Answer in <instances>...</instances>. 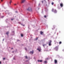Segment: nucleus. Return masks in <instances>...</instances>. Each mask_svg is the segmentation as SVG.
<instances>
[{
  "label": "nucleus",
  "mask_w": 64,
  "mask_h": 64,
  "mask_svg": "<svg viewBox=\"0 0 64 64\" xmlns=\"http://www.w3.org/2000/svg\"><path fill=\"white\" fill-rule=\"evenodd\" d=\"M54 9L53 8H52V12H54Z\"/></svg>",
  "instance_id": "obj_14"
},
{
  "label": "nucleus",
  "mask_w": 64,
  "mask_h": 64,
  "mask_svg": "<svg viewBox=\"0 0 64 64\" xmlns=\"http://www.w3.org/2000/svg\"><path fill=\"white\" fill-rule=\"evenodd\" d=\"M3 60H5V58H3Z\"/></svg>",
  "instance_id": "obj_22"
},
{
  "label": "nucleus",
  "mask_w": 64,
  "mask_h": 64,
  "mask_svg": "<svg viewBox=\"0 0 64 64\" xmlns=\"http://www.w3.org/2000/svg\"><path fill=\"white\" fill-rule=\"evenodd\" d=\"M1 1L2 2L3 1V0H1Z\"/></svg>",
  "instance_id": "obj_28"
},
{
  "label": "nucleus",
  "mask_w": 64,
  "mask_h": 64,
  "mask_svg": "<svg viewBox=\"0 0 64 64\" xmlns=\"http://www.w3.org/2000/svg\"><path fill=\"white\" fill-rule=\"evenodd\" d=\"M38 38L37 37L36 40H37V39H38Z\"/></svg>",
  "instance_id": "obj_24"
},
{
  "label": "nucleus",
  "mask_w": 64,
  "mask_h": 64,
  "mask_svg": "<svg viewBox=\"0 0 64 64\" xmlns=\"http://www.w3.org/2000/svg\"><path fill=\"white\" fill-rule=\"evenodd\" d=\"M4 39H3V41H4Z\"/></svg>",
  "instance_id": "obj_31"
},
{
  "label": "nucleus",
  "mask_w": 64,
  "mask_h": 64,
  "mask_svg": "<svg viewBox=\"0 0 64 64\" xmlns=\"http://www.w3.org/2000/svg\"><path fill=\"white\" fill-rule=\"evenodd\" d=\"M57 11L56 10H54V13H57Z\"/></svg>",
  "instance_id": "obj_6"
},
{
  "label": "nucleus",
  "mask_w": 64,
  "mask_h": 64,
  "mask_svg": "<svg viewBox=\"0 0 64 64\" xmlns=\"http://www.w3.org/2000/svg\"><path fill=\"white\" fill-rule=\"evenodd\" d=\"M27 10L28 11H32V9H31V8H29Z\"/></svg>",
  "instance_id": "obj_2"
},
{
  "label": "nucleus",
  "mask_w": 64,
  "mask_h": 64,
  "mask_svg": "<svg viewBox=\"0 0 64 64\" xmlns=\"http://www.w3.org/2000/svg\"><path fill=\"white\" fill-rule=\"evenodd\" d=\"M42 3H43V1H42Z\"/></svg>",
  "instance_id": "obj_26"
},
{
  "label": "nucleus",
  "mask_w": 64,
  "mask_h": 64,
  "mask_svg": "<svg viewBox=\"0 0 64 64\" xmlns=\"http://www.w3.org/2000/svg\"><path fill=\"white\" fill-rule=\"evenodd\" d=\"M54 2H52V5H54Z\"/></svg>",
  "instance_id": "obj_12"
},
{
  "label": "nucleus",
  "mask_w": 64,
  "mask_h": 64,
  "mask_svg": "<svg viewBox=\"0 0 64 64\" xmlns=\"http://www.w3.org/2000/svg\"><path fill=\"white\" fill-rule=\"evenodd\" d=\"M13 20V19H11V20Z\"/></svg>",
  "instance_id": "obj_29"
},
{
  "label": "nucleus",
  "mask_w": 64,
  "mask_h": 64,
  "mask_svg": "<svg viewBox=\"0 0 64 64\" xmlns=\"http://www.w3.org/2000/svg\"><path fill=\"white\" fill-rule=\"evenodd\" d=\"M54 49H55L56 51H57L58 49V47L56 46V47H55L54 48Z\"/></svg>",
  "instance_id": "obj_3"
},
{
  "label": "nucleus",
  "mask_w": 64,
  "mask_h": 64,
  "mask_svg": "<svg viewBox=\"0 0 64 64\" xmlns=\"http://www.w3.org/2000/svg\"><path fill=\"white\" fill-rule=\"evenodd\" d=\"M37 50H38L39 52H40L41 51V48H38L37 49Z\"/></svg>",
  "instance_id": "obj_4"
},
{
  "label": "nucleus",
  "mask_w": 64,
  "mask_h": 64,
  "mask_svg": "<svg viewBox=\"0 0 64 64\" xmlns=\"http://www.w3.org/2000/svg\"><path fill=\"white\" fill-rule=\"evenodd\" d=\"M45 45H46V44H43V46L44 47V46H45Z\"/></svg>",
  "instance_id": "obj_21"
},
{
  "label": "nucleus",
  "mask_w": 64,
  "mask_h": 64,
  "mask_svg": "<svg viewBox=\"0 0 64 64\" xmlns=\"http://www.w3.org/2000/svg\"><path fill=\"white\" fill-rule=\"evenodd\" d=\"M54 63L55 64L57 63V60H54Z\"/></svg>",
  "instance_id": "obj_5"
},
{
  "label": "nucleus",
  "mask_w": 64,
  "mask_h": 64,
  "mask_svg": "<svg viewBox=\"0 0 64 64\" xmlns=\"http://www.w3.org/2000/svg\"><path fill=\"white\" fill-rule=\"evenodd\" d=\"M10 1L9 2V4H11L12 3V0H10Z\"/></svg>",
  "instance_id": "obj_10"
},
{
  "label": "nucleus",
  "mask_w": 64,
  "mask_h": 64,
  "mask_svg": "<svg viewBox=\"0 0 64 64\" xmlns=\"http://www.w3.org/2000/svg\"><path fill=\"white\" fill-rule=\"evenodd\" d=\"M61 43H62V42H59L60 44H61Z\"/></svg>",
  "instance_id": "obj_18"
},
{
  "label": "nucleus",
  "mask_w": 64,
  "mask_h": 64,
  "mask_svg": "<svg viewBox=\"0 0 64 64\" xmlns=\"http://www.w3.org/2000/svg\"><path fill=\"white\" fill-rule=\"evenodd\" d=\"M9 32H7L6 33V34H7V35H8V34H9Z\"/></svg>",
  "instance_id": "obj_13"
},
{
  "label": "nucleus",
  "mask_w": 64,
  "mask_h": 64,
  "mask_svg": "<svg viewBox=\"0 0 64 64\" xmlns=\"http://www.w3.org/2000/svg\"><path fill=\"white\" fill-rule=\"evenodd\" d=\"M10 48V47H9Z\"/></svg>",
  "instance_id": "obj_35"
},
{
  "label": "nucleus",
  "mask_w": 64,
  "mask_h": 64,
  "mask_svg": "<svg viewBox=\"0 0 64 64\" xmlns=\"http://www.w3.org/2000/svg\"><path fill=\"white\" fill-rule=\"evenodd\" d=\"M25 58L26 59H28V57L27 56H25Z\"/></svg>",
  "instance_id": "obj_15"
},
{
  "label": "nucleus",
  "mask_w": 64,
  "mask_h": 64,
  "mask_svg": "<svg viewBox=\"0 0 64 64\" xmlns=\"http://www.w3.org/2000/svg\"><path fill=\"white\" fill-rule=\"evenodd\" d=\"M0 64H1V62L0 61Z\"/></svg>",
  "instance_id": "obj_30"
},
{
  "label": "nucleus",
  "mask_w": 64,
  "mask_h": 64,
  "mask_svg": "<svg viewBox=\"0 0 64 64\" xmlns=\"http://www.w3.org/2000/svg\"><path fill=\"white\" fill-rule=\"evenodd\" d=\"M25 50H27V48H25Z\"/></svg>",
  "instance_id": "obj_20"
},
{
  "label": "nucleus",
  "mask_w": 64,
  "mask_h": 64,
  "mask_svg": "<svg viewBox=\"0 0 64 64\" xmlns=\"http://www.w3.org/2000/svg\"><path fill=\"white\" fill-rule=\"evenodd\" d=\"M51 42H52V41L50 40L49 42V44L48 45L49 46H50L51 45Z\"/></svg>",
  "instance_id": "obj_1"
},
{
  "label": "nucleus",
  "mask_w": 64,
  "mask_h": 64,
  "mask_svg": "<svg viewBox=\"0 0 64 64\" xmlns=\"http://www.w3.org/2000/svg\"><path fill=\"white\" fill-rule=\"evenodd\" d=\"M21 35L22 37H23V34H21Z\"/></svg>",
  "instance_id": "obj_17"
},
{
  "label": "nucleus",
  "mask_w": 64,
  "mask_h": 64,
  "mask_svg": "<svg viewBox=\"0 0 64 64\" xmlns=\"http://www.w3.org/2000/svg\"><path fill=\"white\" fill-rule=\"evenodd\" d=\"M46 17H47V16H44V17H45V18H46Z\"/></svg>",
  "instance_id": "obj_19"
},
{
  "label": "nucleus",
  "mask_w": 64,
  "mask_h": 64,
  "mask_svg": "<svg viewBox=\"0 0 64 64\" xmlns=\"http://www.w3.org/2000/svg\"><path fill=\"white\" fill-rule=\"evenodd\" d=\"M17 5V4H14V5Z\"/></svg>",
  "instance_id": "obj_27"
},
{
  "label": "nucleus",
  "mask_w": 64,
  "mask_h": 64,
  "mask_svg": "<svg viewBox=\"0 0 64 64\" xmlns=\"http://www.w3.org/2000/svg\"><path fill=\"white\" fill-rule=\"evenodd\" d=\"M30 53L33 54V53H34V52L33 51V50H32V51L30 52Z\"/></svg>",
  "instance_id": "obj_9"
},
{
  "label": "nucleus",
  "mask_w": 64,
  "mask_h": 64,
  "mask_svg": "<svg viewBox=\"0 0 64 64\" xmlns=\"http://www.w3.org/2000/svg\"><path fill=\"white\" fill-rule=\"evenodd\" d=\"M53 0V1H54V0Z\"/></svg>",
  "instance_id": "obj_34"
},
{
  "label": "nucleus",
  "mask_w": 64,
  "mask_h": 64,
  "mask_svg": "<svg viewBox=\"0 0 64 64\" xmlns=\"http://www.w3.org/2000/svg\"><path fill=\"white\" fill-rule=\"evenodd\" d=\"M17 41H19V40H17Z\"/></svg>",
  "instance_id": "obj_23"
},
{
  "label": "nucleus",
  "mask_w": 64,
  "mask_h": 64,
  "mask_svg": "<svg viewBox=\"0 0 64 64\" xmlns=\"http://www.w3.org/2000/svg\"><path fill=\"white\" fill-rule=\"evenodd\" d=\"M60 6L61 7H63V4L62 3L60 4Z\"/></svg>",
  "instance_id": "obj_8"
},
{
  "label": "nucleus",
  "mask_w": 64,
  "mask_h": 64,
  "mask_svg": "<svg viewBox=\"0 0 64 64\" xmlns=\"http://www.w3.org/2000/svg\"><path fill=\"white\" fill-rule=\"evenodd\" d=\"M40 33L41 35H42L43 33V32H40Z\"/></svg>",
  "instance_id": "obj_11"
},
{
  "label": "nucleus",
  "mask_w": 64,
  "mask_h": 64,
  "mask_svg": "<svg viewBox=\"0 0 64 64\" xmlns=\"http://www.w3.org/2000/svg\"><path fill=\"white\" fill-rule=\"evenodd\" d=\"M13 48H12V49H13Z\"/></svg>",
  "instance_id": "obj_32"
},
{
  "label": "nucleus",
  "mask_w": 64,
  "mask_h": 64,
  "mask_svg": "<svg viewBox=\"0 0 64 64\" xmlns=\"http://www.w3.org/2000/svg\"><path fill=\"white\" fill-rule=\"evenodd\" d=\"M44 63L46 64V63H47V61H44Z\"/></svg>",
  "instance_id": "obj_16"
},
{
  "label": "nucleus",
  "mask_w": 64,
  "mask_h": 64,
  "mask_svg": "<svg viewBox=\"0 0 64 64\" xmlns=\"http://www.w3.org/2000/svg\"><path fill=\"white\" fill-rule=\"evenodd\" d=\"M38 62H42V60H38Z\"/></svg>",
  "instance_id": "obj_7"
},
{
  "label": "nucleus",
  "mask_w": 64,
  "mask_h": 64,
  "mask_svg": "<svg viewBox=\"0 0 64 64\" xmlns=\"http://www.w3.org/2000/svg\"><path fill=\"white\" fill-rule=\"evenodd\" d=\"M21 25H23V26H25V25H23L22 24H21Z\"/></svg>",
  "instance_id": "obj_25"
},
{
  "label": "nucleus",
  "mask_w": 64,
  "mask_h": 64,
  "mask_svg": "<svg viewBox=\"0 0 64 64\" xmlns=\"http://www.w3.org/2000/svg\"><path fill=\"white\" fill-rule=\"evenodd\" d=\"M16 12V13H17V12Z\"/></svg>",
  "instance_id": "obj_33"
}]
</instances>
